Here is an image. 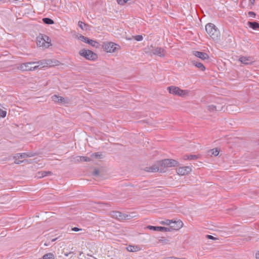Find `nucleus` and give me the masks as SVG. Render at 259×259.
Listing matches in <instances>:
<instances>
[{"mask_svg": "<svg viewBox=\"0 0 259 259\" xmlns=\"http://www.w3.org/2000/svg\"><path fill=\"white\" fill-rule=\"evenodd\" d=\"M205 30L213 40H218L220 37V31L216 26L212 23H208L205 26Z\"/></svg>", "mask_w": 259, "mask_h": 259, "instance_id": "nucleus-2", "label": "nucleus"}, {"mask_svg": "<svg viewBox=\"0 0 259 259\" xmlns=\"http://www.w3.org/2000/svg\"><path fill=\"white\" fill-rule=\"evenodd\" d=\"M165 50L162 48L155 47L151 50V53L159 57H163L164 56Z\"/></svg>", "mask_w": 259, "mask_h": 259, "instance_id": "nucleus-11", "label": "nucleus"}, {"mask_svg": "<svg viewBox=\"0 0 259 259\" xmlns=\"http://www.w3.org/2000/svg\"><path fill=\"white\" fill-rule=\"evenodd\" d=\"M207 108L208 110H209L210 111H213L217 110L216 106L213 105H210L208 106Z\"/></svg>", "mask_w": 259, "mask_h": 259, "instance_id": "nucleus-31", "label": "nucleus"}, {"mask_svg": "<svg viewBox=\"0 0 259 259\" xmlns=\"http://www.w3.org/2000/svg\"><path fill=\"white\" fill-rule=\"evenodd\" d=\"M7 112L0 108V117H5L6 116Z\"/></svg>", "mask_w": 259, "mask_h": 259, "instance_id": "nucleus-34", "label": "nucleus"}, {"mask_svg": "<svg viewBox=\"0 0 259 259\" xmlns=\"http://www.w3.org/2000/svg\"><path fill=\"white\" fill-rule=\"evenodd\" d=\"M239 60L243 64L248 65L251 63V60L250 57L242 56L239 58Z\"/></svg>", "mask_w": 259, "mask_h": 259, "instance_id": "nucleus-18", "label": "nucleus"}, {"mask_svg": "<svg viewBox=\"0 0 259 259\" xmlns=\"http://www.w3.org/2000/svg\"><path fill=\"white\" fill-rule=\"evenodd\" d=\"M189 156V159H191H191H196L198 158V156H197L196 155L190 154Z\"/></svg>", "mask_w": 259, "mask_h": 259, "instance_id": "nucleus-36", "label": "nucleus"}, {"mask_svg": "<svg viewBox=\"0 0 259 259\" xmlns=\"http://www.w3.org/2000/svg\"><path fill=\"white\" fill-rule=\"evenodd\" d=\"M95 259H97V258H95Z\"/></svg>", "mask_w": 259, "mask_h": 259, "instance_id": "nucleus-50", "label": "nucleus"}, {"mask_svg": "<svg viewBox=\"0 0 259 259\" xmlns=\"http://www.w3.org/2000/svg\"><path fill=\"white\" fill-rule=\"evenodd\" d=\"M94 172L95 175H98L99 173L98 171L97 170H95Z\"/></svg>", "mask_w": 259, "mask_h": 259, "instance_id": "nucleus-47", "label": "nucleus"}, {"mask_svg": "<svg viewBox=\"0 0 259 259\" xmlns=\"http://www.w3.org/2000/svg\"><path fill=\"white\" fill-rule=\"evenodd\" d=\"M42 259H54V255L52 253L45 254L43 255Z\"/></svg>", "mask_w": 259, "mask_h": 259, "instance_id": "nucleus-24", "label": "nucleus"}, {"mask_svg": "<svg viewBox=\"0 0 259 259\" xmlns=\"http://www.w3.org/2000/svg\"><path fill=\"white\" fill-rule=\"evenodd\" d=\"M35 155L34 153H17L15 155V157H18L20 158H24L26 157H33Z\"/></svg>", "mask_w": 259, "mask_h": 259, "instance_id": "nucleus-15", "label": "nucleus"}, {"mask_svg": "<svg viewBox=\"0 0 259 259\" xmlns=\"http://www.w3.org/2000/svg\"><path fill=\"white\" fill-rule=\"evenodd\" d=\"M87 44L91 45L92 46L96 47H97L98 45V43L97 41L90 39H89V41L87 42Z\"/></svg>", "mask_w": 259, "mask_h": 259, "instance_id": "nucleus-27", "label": "nucleus"}, {"mask_svg": "<svg viewBox=\"0 0 259 259\" xmlns=\"http://www.w3.org/2000/svg\"><path fill=\"white\" fill-rule=\"evenodd\" d=\"M166 223H168V222H167V221L166 222H161V224H163V225H166Z\"/></svg>", "mask_w": 259, "mask_h": 259, "instance_id": "nucleus-46", "label": "nucleus"}, {"mask_svg": "<svg viewBox=\"0 0 259 259\" xmlns=\"http://www.w3.org/2000/svg\"><path fill=\"white\" fill-rule=\"evenodd\" d=\"M42 20V22L46 24H53L54 23V21L49 18H44Z\"/></svg>", "mask_w": 259, "mask_h": 259, "instance_id": "nucleus-23", "label": "nucleus"}, {"mask_svg": "<svg viewBox=\"0 0 259 259\" xmlns=\"http://www.w3.org/2000/svg\"><path fill=\"white\" fill-rule=\"evenodd\" d=\"M255 257L256 259H259V251L256 253Z\"/></svg>", "mask_w": 259, "mask_h": 259, "instance_id": "nucleus-44", "label": "nucleus"}, {"mask_svg": "<svg viewBox=\"0 0 259 259\" xmlns=\"http://www.w3.org/2000/svg\"><path fill=\"white\" fill-rule=\"evenodd\" d=\"M188 91L183 90L179 88V90L177 93V96H179L180 97H184L185 96L188 94Z\"/></svg>", "mask_w": 259, "mask_h": 259, "instance_id": "nucleus-22", "label": "nucleus"}, {"mask_svg": "<svg viewBox=\"0 0 259 259\" xmlns=\"http://www.w3.org/2000/svg\"><path fill=\"white\" fill-rule=\"evenodd\" d=\"M167 222H168V223H166V225L169 226L168 228H170V231L171 230H178L181 229L183 225V222L180 220L173 222L167 220Z\"/></svg>", "mask_w": 259, "mask_h": 259, "instance_id": "nucleus-9", "label": "nucleus"}, {"mask_svg": "<svg viewBox=\"0 0 259 259\" xmlns=\"http://www.w3.org/2000/svg\"><path fill=\"white\" fill-rule=\"evenodd\" d=\"M78 157H80V156H76L74 158V161L75 162H79V161H81L80 160H79V158H78Z\"/></svg>", "mask_w": 259, "mask_h": 259, "instance_id": "nucleus-43", "label": "nucleus"}, {"mask_svg": "<svg viewBox=\"0 0 259 259\" xmlns=\"http://www.w3.org/2000/svg\"><path fill=\"white\" fill-rule=\"evenodd\" d=\"M51 39L50 38L43 34H40L37 37V45L39 47H42L45 48H49L51 45Z\"/></svg>", "mask_w": 259, "mask_h": 259, "instance_id": "nucleus-3", "label": "nucleus"}, {"mask_svg": "<svg viewBox=\"0 0 259 259\" xmlns=\"http://www.w3.org/2000/svg\"><path fill=\"white\" fill-rule=\"evenodd\" d=\"M249 2L251 3L252 5H253L254 4L255 0H249Z\"/></svg>", "mask_w": 259, "mask_h": 259, "instance_id": "nucleus-45", "label": "nucleus"}, {"mask_svg": "<svg viewBox=\"0 0 259 259\" xmlns=\"http://www.w3.org/2000/svg\"><path fill=\"white\" fill-rule=\"evenodd\" d=\"M133 0H117V2L119 5H123L125 3L131 4Z\"/></svg>", "mask_w": 259, "mask_h": 259, "instance_id": "nucleus-26", "label": "nucleus"}, {"mask_svg": "<svg viewBox=\"0 0 259 259\" xmlns=\"http://www.w3.org/2000/svg\"><path fill=\"white\" fill-rule=\"evenodd\" d=\"M83 25H86V24H85L84 23H83V22L82 21H79L78 22V26H79L80 28H81L82 29H83Z\"/></svg>", "mask_w": 259, "mask_h": 259, "instance_id": "nucleus-38", "label": "nucleus"}, {"mask_svg": "<svg viewBox=\"0 0 259 259\" xmlns=\"http://www.w3.org/2000/svg\"><path fill=\"white\" fill-rule=\"evenodd\" d=\"M159 242H161L162 243H167V240L163 239V238H161V239H159Z\"/></svg>", "mask_w": 259, "mask_h": 259, "instance_id": "nucleus-41", "label": "nucleus"}, {"mask_svg": "<svg viewBox=\"0 0 259 259\" xmlns=\"http://www.w3.org/2000/svg\"><path fill=\"white\" fill-rule=\"evenodd\" d=\"M79 39L80 40H81L82 41L86 42V43H87V42L89 41V40L90 39L89 38H88L83 35H80L79 36Z\"/></svg>", "mask_w": 259, "mask_h": 259, "instance_id": "nucleus-28", "label": "nucleus"}, {"mask_svg": "<svg viewBox=\"0 0 259 259\" xmlns=\"http://www.w3.org/2000/svg\"><path fill=\"white\" fill-rule=\"evenodd\" d=\"M191 62L193 65L195 66L200 70L204 71L205 70V67L202 63L199 62L197 60H193Z\"/></svg>", "mask_w": 259, "mask_h": 259, "instance_id": "nucleus-16", "label": "nucleus"}, {"mask_svg": "<svg viewBox=\"0 0 259 259\" xmlns=\"http://www.w3.org/2000/svg\"><path fill=\"white\" fill-rule=\"evenodd\" d=\"M247 25L249 27L252 28V29L256 30L259 29V23L256 21L250 22L248 21L247 22Z\"/></svg>", "mask_w": 259, "mask_h": 259, "instance_id": "nucleus-19", "label": "nucleus"}, {"mask_svg": "<svg viewBox=\"0 0 259 259\" xmlns=\"http://www.w3.org/2000/svg\"><path fill=\"white\" fill-rule=\"evenodd\" d=\"M248 14L250 17H253V18H254L256 16L255 13L252 11L249 12Z\"/></svg>", "mask_w": 259, "mask_h": 259, "instance_id": "nucleus-37", "label": "nucleus"}, {"mask_svg": "<svg viewBox=\"0 0 259 259\" xmlns=\"http://www.w3.org/2000/svg\"><path fill=\"white\" fill-rule=\"evenodd\" d=\"M126 249L130 252H137L140 250L141 248L137 245H128L126 247Z\"/></svg>", "mask_w": 259, "mask_h": 259, "instance_id": "nucleus-20", "label": "nucleus"}, {"mask_svg": "<svg viewBox=\"0 0 259 259\" xmlns=\"http://www.w3.org/2000/svg\"><path fill=\"white\" fill-rule=\"evenodd\" d=\"M79 158V160L81 161H91V159L89 157L85 156H80V157H78Z\"/></svg>", "mask_w": 259, "mask_h": 259, "instance_id": "nucleus-30", "label": "nucleus"}, {"mask_svg": "<svg viewBox=\"0 0 259 259\" xmlns=\"http://www.w3.org/2000/svg\"><path fill=\"white\" fill-rule=\"evenodd\" d=\"M147 229H149L151 230L156 231H160V232H168L170 231V228H167L161 226H148L147 227Z\"/></svg>", "mask_w": 259, "mask_h": 259, "instance_id": "nucleus-13", "label": "nucleus"}, {"mask_svg": "<svg viewBox=\"0 0 259 259\" xmlns=\"http://www.w3.org/2000/svg\"><path fill=\"white\" fill-rule=\"evenodd\" d=\"M161 164L163 167V170L165 171V169L167 167H171L173 166H178L179 162L174 159H165L164 160H160Z\"/></svg>", "mask_w": 259, "mask_h": 259, "instance_id": "nucleus-7", "label": "nucleus"}, {"mask_svg": "<svg viewBox=\"0 0 259 259\" xmlns=\"http://www.w3.org/2000/svg\"><path fill=\"white\" fill-rule=\"evenodd\" d=\"M51 60H42L38 62H29L22 63L18 68L22 71H32L47 66H54Z\"/></svg>", "mask_w": 259, "mask_h": 259, "instance_id": "nucleus-1", "label": "nucleus"}, {"mask_svg": "<svg viewBox=\"0 0 259 259\" xmlns=\"http://www.w3.org/2000/svg\"><path fill=\"white\" fill-rule=\"evenodd\" d=\"M79 54L90 60H95L97 58V55L90 50L82 49L79 52Z\"/></svg>", "mask_w": 259, "mask_h": 259, "instance_id": "nucleus-4", "label": "nucleus"}, {"mask_svg": "<svg viewBox=\"0 0 259 259\" xmlns=\"http://www.w3.org/2000/svg\"><path fill=\"white\" fill-rule=\"evenodd\" d=\"M167 90L170 94L177 95V93L179 90V88L175 86H170L167 88Z\"/></svg>", "mask_w": 259, "mask_h": 259, "instance_id": "nucleus-17", "label": "nucleus"}, {"mask_svg": "<svg viewBox=\"0 0 259 259\" xmlns=\"http://www.w3.org/2000/svg\"><path fill=\"white\" fill-rule=\"evenodd\" d=\"M170 259H187L185 257L179 258L175 256H171L169 257Z\"/></svg>", "mask_w": 259, "mask_h": 259, "instance_id": "nucleus-40", "label": "nucleus"}, {"mask_svg": "<svg viewBox=\"0 0 259 259\" xmlns=\"http://www.w3.org/2000/svg\"><path fill=\"white\" fill-rule=\"evenodd\" d=\"M92 156L96 158H102V154L100 152H96L92 154Z\"/></svg>", "mask_w": 259, "mask_h": 259, "instance_id": "nucleus-29", "label": "nucleus"}, {"mask_svg": "<svg viewBox=\"0 0 259 259\" xmlns=\"http://www.w3.org/2000/svg\"><path fill=\"white\" fill-rule=\"evenodd\" d=\"M57 239V238H54V239H53L52 240V242H54V241H55Z\"/></svg>", "mask_w": 259, "mask_h": 259, "instance_id": "nucleus-48", "label": "nucleus"}, {"mask_svg": "<svg viewBox=\"0 0 259 259\" xmlns=\"http://www.w3.org/2000/svg\"><path fill=\"white\" fill-rule=\"evenodd\" d=\"M189 155H185L184 156H183V158L184 160H188V159H189Z\"/></svg>", "mask_w": 259, "mask_h": 259, "instance_id": "nucleus-42", "label": "nucleus"}, {"mask_svg": "<svg viewBox=\"0 0 259 259\" xmlns=\"http://www.w3.org/2000/svg\"><path fill=\"white\" fill-rule=\"evenodd\" d=\"M208 153L211 155H214L215 156H218L219 153V151L217 149H211L208 151Z\"/></svg>", "mask_w": 259, "mask_h": 259, "instance_id": "nucleus-25", "label": "nucleus"}, {"mask_svg": "<svg viewBox=\"0 0 259 259\" xmlns=\"http://www.w3.org/2000/svg\"><path fill=\"white\" fill-rule=\"evenodd\" d=\"M38 177L43 178L47 176L51 175L52 172L50 171H41L38 172Z\"/></svg>", "mask_w": 259, "mask_h": 259, "instance_id": "nucleus-21", "label": "nucleus"}, {"mask_svg": "<svg viewBox=\"0 0 259 259\" xmlns=\"http://www.w3.org/2000/svg\"><path fill=\"white\" fill-rule=\"evenodd\" d=\"M52 101L62 104H66L69 103V100L61 96L55 95L52 96Z\"/></svg>", "mask_w": 259, "mask_h": 259, "instance_id": "nucleus-10", "label": "nucleus"}, {"mask_svg": "<svg viewBox=\"0 0 259 259\" xmlns=\"http://www.w3.org/2000/svg\"><path fill=\"white\" fill-rule=\"evenodd\" d=\"M111 215L113 218L119 221L130 220L133 217L131 214H126L117 211H112L111 212Z\"/></svg>", "mask_w": 259, "mask_h": 259, "instance_id": "nucleus-5", "label": "nucleus"}, {"mask_svg": "<svg viewBox=\"0 0 259 259\" xmlns=\"http://www.w3.org/2000/svg\"><path fill=\"white\" fill-rule=\"evenodd\" d=\"M191 168L189 166H183L177 168V172L179 175L184 176L187 175L191 171Z\"/></svg>", "mask_w": 259, "mask_h": 259, "instance_id": "nucleus-12", "label": "nucleus"}, {"mask_svg": "<svg viewBox=\"0 0 259 259\" xmlns=\"http://www.w3.org/2000/svg\"><path fill=\"white\" fill-rule=\"evenodd\" d=\"M71 253V252H69V253H65V256H68L69 254H70V253Z\"/></svg>", "mask_w": 259, "mask_h": 259, "instance_id": "nucleus-49", "label": "nucleus"}, {"mask_svg": "<svg viewBox=\"0 0 259 259\" xmlns=\"http://www.w3.org/2000/svg\"><path fill=\"white\" fill-rule=\"evenodd\" d=\"M206 238L208 239H211V240H217L218 238L213 237L212 235H206Z\"/></svg>", "mask_w": 259, "mask_h": 259, "instance_id": "nucleus-35", "label": "nucleus"}, {"mask_svg": "<svg viewBox=\"0 0 259 259\" xmlns=\"http://www.w3.org/2000/svg\"><path fill=\"white\" fill-rule=\"evenodd\" d=\"M71 230H72V231H75V232H77V231H80V230H81V229H79V228H77V227H74V228H72L71 229Z\"/></svg>", "mask_w": 259, "mask_h": 259, "instance_id": "nucleus-39", "label": "nucleus"}, {"mask_svg": "<svg viewBox=\"0 0 259 259\" xmlns=\"http://www.w3.org/2000/svg\"><path fill=\"white\" fill-rule=\"evenodd\" d=\"M14 159H15V163L16 164H20L24 162V160H19L20 158L15 157V155L14 156Z\"/></svg>", "mask_w": 259, "mask_h": 259, "instance_id": "nucleus-33", "label": "nucleus"}, {"mask_svg": "<svg viewBox=\"0 0 259 259\" xmlns=\"http://www.w3.org/2000/svg\"><path fill=\"white\" fill-rule=\"evenodd\" d=\"M193 55L196 57L201 59L202 60H205L209 58L208 55L204 52H199V51H194Z\"/></svg>", "mask_w": 259, "mask_h": 259, "instance_id": "nucleus-14", "label": "nucleus"}, {"mask_svg": "<svg viewBox=\"0 0 259 259\" xmlns=\"http://www.w3.org/2000/svg\"><path fill=\"white\" fill-rule=\"evenodd\" d=\"M103 49L108 53L115 52L119 46L112 42H105L102 45Z\"/></svg>", "mask_w": 259, "mask_h": 259, "instance_id": "nucleus-6", "label": "nucleus"}, {"mask_svg": "<svg viewBox=\"0 0 259 259\" xmlns=\"http://www.w3.org/2000/svg\"><path fill=\"white\" fill-rule=\"evenodd\" d=\"M160 160L157 161L154 164H153L151 166L146 167L145 168V170L148 172H164V170L163 169V167L162 165L161 164Z\"/></svg>", "mask_w": 259, "mask_h": 259, "instance_id": "nucleus-8", "label": "nucleus"}, {"mask_svg": "<svg viewBox=\"0 0 259 259\" xmlns=\"http://www.w3.org/2000/svg\"><path fill=\"white\" fill-rule=\"evenodd\" d=\"M134 39L137 41H141L143 40V37L141 35H137L134 36Z\"/></svg>", "mask_w": 259, "mask_h": 259, "instance_id": "nucleus-32", "label": "nucleus"}]
</instances>
